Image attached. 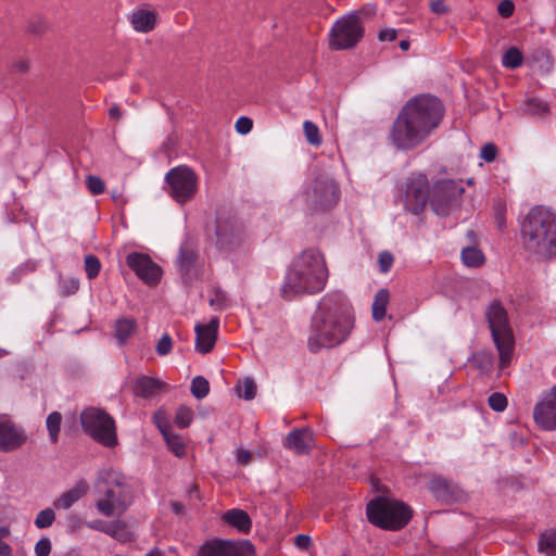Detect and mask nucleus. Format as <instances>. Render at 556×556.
Masks as SVG:
<instances>
[{
  "instance_id": "nucleus-1",
  "label": "nucleus",
  "mask_w": 556,
  "mask_h": 556,
  "mask_svg": "<svg viewBox=\"0 0 556 556\" xmlns=\"http://www.w3.org/2000/svg\"><path fill=\"white\" fill-rule=\"evenodd\" d=\"M354 325V308L348 296L341 291L327 292L319 299L311 318V352L340 345L350 337Z\"/></svg>"
},
{
  "instance_id": "nucleus-2",
  "label": "nucleus",
  "mask_w": 556,
  "mask_h": 556,
  "mask_svg": "<svg viewBox=\"0 0 556 556\" xmlns=\"http://www.w3.org/2000/svg\"><path fill=\"white\" fill-rule=\"evenodd\" d=\"M442 117L443 106L438 98L420 96L409 100L392 124V144L400 150L418 147L439 126Z\"/></svg>"
},
{
  "instance_id": "nucleus-3",
  "label": "nucleus",
  "mask_w": 556,
  "mask_h": 556,
  "mask_svg": "<svg viewBox=\"0 0 556 556\" xmlns=\"http://www.w3.org/2000/svg\"><path fill=\"white\" fill-rule=\"evenodd\" d=\"M329 269L324 253L308 248L296 255L289 265L281 288V295L291 300L298 295L321 292L328 281Z\"/></svg>"
},
{
  "instance_id": "nucleus-4",
  "label": "nucleus",
  "mask_w": 556,
  "mask_h": 556,
  "mask_svg": "<svg viewBox=\"0 0 556 556\" xmlns=\"http://www.w3.org/2000/svg\"><path fill=\"white\" fill-rule=\"evenodd\" d=\"M525 249L541 258L556 255V214L545 207L532 208L521 225Z\"/></svg>"
},
{
  "instance_id": "nucleus-5",
  "label": "nucleus",
  "mask_w": 556,
  "mask_h": 556,
  "mask_svg": "<svg viewBox=\"0 0 556 556\" xmlns=\"http://www.w3.org/2000/svg\"><path fill=\"white\" fill-rule=\"evenodd\" d=\"M96 488L94 507L98 514L113 520H121L119 518L130 505L127 486L119 479L114 478L99 480Z\"/></svg>"
},
{
  "instance_id": "nucleus-6",
  "label": "nucleus",
  "mask_w": 556,
  "mask_h": 556,
  "mask_svg": "<svg viewBox=\"0 0 556 556\" xmlns=\"http://www.w3.org/2000/svg\"><path fill=\"white\" fill-rule=\"evenodd\" d=\"M486 318L498 351L500 368L504 369L511 362L515 345L507 313L500 302L494 301L486 309Z\"/></svg>"
},
{
  "instance_id": "nucleus-7",
  "label": "nucleus",
  "mask_w": 556,
  "mask_h": 556,
  "mask_svg": "<svg viewBox=\"0 0 556 556\" xmlns=\"http://www.w3.org/2000/svg\"><path fill=\"white\" fill-rule=\"evenodd\" d=\"M412 511L402 502L378 497L367 505L368 520L382 529L399 530L410 519Z\"/></svg>"
},
{
  "instance_id": "nucleus-8",
  "label": "nucleus",
  "mask_w": 556,
  "mask_h": 556,
  "mask_svg": "<svg viewBox=\"0 0 556 556\" xmlns=\"http://www.w3.org/2000/svg\"><path fill=\"white\" fill-rule=\"evenodd\" d=\"M80 424L86 434L105 447H114L118 443L116 426L106 412L88 407L80 414Z\"/></svg>"
},
{
  "instance_id": "nucleus-9",
  "label": "nucleus",
  "mask_w": 556,
  "mask_h": 556,
  "mask_svg": "<svg viewBox=\"0 0 556 556\" xmlns=\"http://www.w3.org/2000/svg\"><path fill=\"white\" fill-rule=\"evenodd\" d=\"M166 191L179 204H184L198 192L199 177L197 173L186 165L169 169L165 175Z\"/></svg>"
},
{
  "instance_id": "nucleus-10",
  "label": "nucleus",
  "mask_w": 556,
  "mask_h": 556,
  "mask_svg": "<svg viewBox=\"0 0 556 556\" xmlns=\"http://www.w3.org/2000/svg\"><path fill=\"white\" fill-rule=\"evenodd\" d=\"M364 28L357 14H349L338 20L330 31L329 45L332 49L353 48L363 37Z\"/></svg>"
},
{
  "instance_id": "nucleus-11",
  "label": "nucleus",
  "mask_w": 556,
  "mask_h": 556,
  "mask_svg": "<svg viewBox=\"0 0 556 556\" xmlns=\"http://www.w3.org/2000/svg\"><path fill=\"white\" fill-rule=\"evenodd\" d=\"M302 201L312 210H327L338 201V189L329 177L317 178L305 186Z\"/></svg>"
},
{
  "instance_id": "nucleus-12",
  "label": "nucleus",
  "mask_w": 556,
  "mask_h": 556,
  "mask_svg": "<svg viewBox=\"0 0 556 556\" xmlns=\"http://www.w3.org/2000/svg\"><path fill=\"white\" fill-rule=\"evenodd\" d=\"M215 236L216 245L225 252L236 251L245 239L242 224L230 215H219L217 217Z\"/></svg>"
},
{
  "instance_id": "nucleus-13",
  "label": "nucleus",
  "mask_w": 556,
  "mask_h": 556,
  "mask_svg": "<svg viewBox=\"0 0 556 556\" xmlns=\"http://www.w3.org/2000/svg\"><path fill=\"white\" fill-rule=\"evenodd\" d=\"M463 188H460L453 180H441L438 181L430 193V204L440 216L448 214L450 208L454 205L457 199L460 197Z\"/></svg>"
},
{
  "instance_id": "nucleus-14",
  "label": "nucleus",
  "mask_w": 556,
  "mask_h": 556,
  "mask_svg": "<svg viewBox=\"0 0 556 556\" xmlns=\"http://www.w3.org/2000/svg\"><path fill=\"white\" fill-rule=\"evenodd\" d=\"M536 425L544 430H556V384L543 391L533 409Z\"/></svg>"
},
{
  "instance_id": "nucleus-15",
  "label": "nucleus",
  "mask_w": 556,
  "mask_h": 556,
  "mask_svg": "<svg viewBox=\"0 0 556 556\" xmlns=\"http://www.w3.org/2000/svg\"><path fill=\"white\" fill-rule=\"evenodd\" d=\"M27 435L24 429L15 425L7 415H0V451L13 452L25 444Z\"/></svg>"
},
{
  "instance_id": "nucleus-16",
  "label": "nucleus",
  "mask_w": 556,
  "mask_h": 556,
  "mask_svg": "<svg viewBox=\"0 0 556 556\" xmlns=\"http://www.w3.org/2000/svg\"><path fill=\"white\" fill-rule=\"evenodd\" d=\"M127 265L148 285H155L161 278V268L142 253H130L126 258Z\"/></svg>"
},
{
  "instance_id": "nucleus-17",
  "label": "nucleus",
  "mask_w": 556,
  "mask_h": 556,
  "mask_svg": "<svg viewBox=\"0 0 556 556\" xmlns=\"http://www.w3.org/2000/svg\"><path fill=\"white\" fill-rule=\"evenodd\" d=\"M250 549L251 545L249 543L213 540L200 547L198 556H245Z\"/></svg>"
},
{
  "instance_id": "nucleus-18",
  "label": "nucleus",
  "mask_w": 556,
  "mask_h": 556,
  "mask_svg": "<svg viewBox=\"0 0 556 556\" xmlns=\"http://www.w3.org/2000/svg\"><path fill=\"white\" fill-rule=\"evenodd\" d=\"M429 490L438 501L445 504L456 503L466 497L456 483L443 477H433L429 482Z\"/></svg>"
},
{
  "instance_id": "nucleus-19",
  "label": "nucleus",
  "mask_w": 556,
  "mask_h": 556,
  "mask_svg": "<svg viewBox=\"0 0 556 556\" xmlns=\"http://www.w3.org/2000/svg\"><path fill=\"white\" fill-rule=\"evenodd\" d=\"M428 200L430 201V195L428 194V187L424 179H418L407 185L405 207L409 212L415 215L420 214Z\"/></svg>"
},
{
  "instance_id": "nucleus-20",
  "label": "nucleus",
  "mask_w": 556,
  "mask_h": 556,
  "mask_svg": "<svg viewBox=\"0 0 556 556\" xmlns=\"http://www.w3.org/2000/svg\"><path fill=\"white\" fill-rule=\"evenodd\" d=\"M218 327L219 319L217 317H213L207 324L195 325V349L198 352L207 353L212 350L217 339Z\"/></svg>"
},
{
  "instance_id": "nucleus-21",
  "label": "nucleus",
  "mask_w": 556,
  "mask_h": 556,
  "mask_svg": "<svg viewBox=\"0 0 556 556\" xmlns=\"http://www.w3.org/2000/svg\"><path fill=\"white\" fill-rule=\"evenodd\" d=\"M314 445V433L308 428L294 429L285 439V447L295 454H306Z\"/></svg>"
},
{
  "instance_id": "nucleus-22",
  "label": "nucleus",
  "mask_w": 556,
  "mask_h": 556,
  "mask_svg": "<svg viewBox=\"0 0 556 556\" xmlns=\"http://www.w3.org/2000/svg\"><path fill=\"white\" fill-rule=\"evenodd\" d=\"M86 526L91 530L104 532L119 541H126L128 539V534L125 531V523L122 520H113L108 523L103 520L94 519L86 522Z\"/></svg>"
},
{
  "instance_id": "nucleus-23",
  "label": "nucleus",
  "mask_w": 556,
  "mask_h": 556,
  "mask_svg": "<svg viewBox=\"0 0 556 556\" xmlns=\"http://www.w3.org/2000/svg\"><path fill=\"white\" fill-rule=\"evenodd\" d=\"M88 491V483L86 481H79L74 488L63 493L54 502V507L58 509H68L76 502H78Z\"/></svg>"
},
{
  "instance_id": "nucleus-24",
  "label": "nucleus",
  "mask_w": 556,
  "mask_h": 556,
  "mask_svg": "<svg viewBox=\"0 0 556 556\" xmlns=\"http://www.w3.org/2000/svg\"><path fill=\"white\" fill-rule=\"evenodd\" d=\"M156 23L154 12L148 10H137L131 14V25L137 31L149 33Z\"/></svg>"
},
{
  "instance_id": "nucleus-25",
  "label": "nucleus",
  "mask_w": 556,
  "mask_h": 556,
  "mask_svg": "<svg viewBox=\"0 0 556 556\" xmlns=\"http://www.w3.org/2000/svg\"><path fill=\"white\" fill-rule=\"evenodd\" d=\"M223 519L243 533L249 532L252 526L251 518L242 509H230L224 514Z\"/></svg>"
},
{
  "instance_id": "nucleus-26",
  "label": "nucleus",
  "mask_w": 556,
  "mask_h": 556,
  "mask_svg": "<svg viewBox=\"0 0 556 556\" xmlns=\"http://www.w3.org/2000/svg\"><path fill=\"white\" fill-rule=\"evenodd\" d=\"M208 303L215 311H224L232 305L231 298L219 286H214L210 290Z\"/></svg>"
},
{
  "instance_id": "nucleus-27",
  "label": "nucleus",
  "mask_w": 556,
  "mask_h": 556,
  "mask_svg": "<svg viewBox=\"0 0 556 556\" xmlns=\"http://www.w3.org/2000/svg\"><path fill=\"white\" fill-rule=\"evenodd\" d=\"M163 383L147 376L140 377L135 384V392L140 396H150L161 390Z\"/></svg>"
},
{
  "instance_id": "nucleus-28",
  "label": "nucleus",
  "mask_w": 556,
  "mask_h": 556,
  "mask_svg": "<svg viewBox=\"0 0 556 556\" xmlns=\"http://www.w3.org/2000/svg\"><path fill=\"white\" fill-rule=\"evenodd\" d=\"M390 293L387 289H380L372 303V318L376 321H380L384 318L387 313V305L389 303Z\"/></svg>"
},
{
  "instance_id": "nucleus-29",
  "label": "nucleus",
  "mask_w": 556,
  "mask_h": 556,
  "mask_svg": "<svg viewBox=\"0 0 556 556\" xmlns=\"http://www.w3.org/2000/svg\"><path fill=\"white\" fill-rule=\"evenodd\" d=\"M136 330V321L129 318H121L115 323V338L119 344H124Z\"/></svg>"
},
{
  "instance_id": "nucleus-30",
  "label": "nucleus",
  "mask_w": 556,
  "mask_h": 556,
  "mask_svg": "<svg viewBox=\"0 0 556 556\" xmlns=\"http://www.w3.org/2000/svg\"><path fill=\"white\" fill-rule=\"evenodd\" d=\"M168 450L177 457H184L187 453V447L184 438L173 431L166 432L163 435Z\"/></svg>"
},
{
  "instance_id": "nucleus-31",
  "label": "nucleus",
  "mask_w": 556,
  "mask_h": 556,
  "mask_svg": "<svg viewBox=\"0 0 556 556\" xmlns=\"http://www.w3.org/2000/svg\"><path fill=\"white\" fill-rule=\"evenodd\" d=\"M539 552L545 556H556V531L549 530L541 534Z\"/></svg>"
},
{
  "instance_id": "nucleus-32",
  "label": "nucleus",
  "mask_w": 556,
  "mask_h": 556,
  "mask_svg": "<svg viewBox=\"0 0 556 556\" xmlns=\"http://www.w3.org/2000/svg\"><path fill=\"white\" fill-rule=\"evenodd\" d=\"M462 261L468 267H478L484 263V255L479 249L468 247L462 251Z\"/></svg>"
},
{
  "instance_id": "nucleus-33",
  "label": "nucleus",
  "mask_w": 556,
  "mask_h": 556,
  "mask_svg": "<svg viewBox=\"0 0 556 556\" xmlns=\"http://www.w3.org/2000/svg\"><path fill=\"white\" fill-rule=\"evenodd\" d=\"M193 263L194 254L190 251L180 250L178 266L182 277L186 280L191 279Z\"/></svg>"
},
{
  "instance_id": "nucleus-34",
  "label": "nucleus",
  "mask_w": 556,
  "mask_h": 556,
  "mask_svg": "<svg viewBox=\"0 0 556 556\" xmlns=\"http://www.w3.org/2000/svg\"><path fill=\"white\" fill-rule=\"evenodd\" d=\"M522 53L516 48H509L503 55L502 64L507 68H517L522 64Z\"/></svg>"
},
{
  "instance_id": "nucleus-35",
  "label": "nucleus",
  "mask_w": 556,
  "mask_h": 556,
  "mask_svg": "<svg viewBox=\"0 0 556 556\" xmlns=\"http://www.w3.org/2000/svg\"><path fill=\"white\" fill-rule=\"evenodd\" d=\"M61 421H62V416L59 412H52L47 417V420H46L47 429L49 431L50 440L53 443H55L58 441Z\"/></svg>"
},
{
  "instance_id": "nucleus-36",
  "label": "nucleus",
  "mask_w": 556,
  "mask_h": 556,
  "mask_svg": "<svg viewBox=\"0 0 556 556\" xmlns=\"http://www.w3.org/2000/svg\"><path fill=\"white\" fill-rule=\"evenodd\" d=\"M210 392V384L208 381L202 377L197 376L192 379L191 382V393L192 395L198 399H204Z\"/></svg>"
},
{
  "instance_id": "nucleus-37",
  "label": "nucleus",
  "mask_w": 556,
  "mask_h": 556,
  "mask_svg": "<svg viewBox=\"0 0 556 556\" xmlns=\"http://www.w3.org/2000/svg\"><path fill=\"white\" fill-rule=\"evenodd\" d=\"M303 130L307 142L312 146L318 147L321 143V136L316 124L311 121L303 123Z\"/></svg>"
},
{
  "instance_id": "nucleus-38",
  "label": "nucleus",
  "mask_w": 556,
  "mask_h": 556,
  "mask_svg": "<svg viewBox=\"0 0 556 556\" xmlns=\"http://www.w3.org/2000/svg\"><path fill=\"white\" fill-rule=\"evenodd\" d=\"M193 420V412L187 406H179L175 414V424L177 427L184 429L190 426Z\"/></svg>"
},
{
  "instance_id": "nucleus-39",
  "label": "nucleus",
  "mask_w": 556,
  "mask_h": 556,
  "mask_svg": "<svg viewBox=\"0 0 556 556\" xmlns=\"http://www.w3.org/2000/svg\"><path fill=\"white\" fill-rule=\"evenodd\" d=\"M238 394L244 400H253L256 395V384L253 379H243L238 386Z\"/></svg>"
},
{
  "instance_id": "nucleus-40",
  "label": "nucleus",
  "mask_w": 556,
  "mask_h": 556,
  "mask_svg": "<svg viewBox=\"0 0 556 556\" xmlns=\"http://www.w3.org/2000/svg\"><path fill=\"white\" fill-rule=\"evenodd\" d=\"M54 519V510L52 508H46L37 514L34 523L38 529H45L50 527Z\"/></svg>"
},
{
  "instance_id": "nucleus-41",
  "label": "nucleus",
  "mask_w": 556,
  "mask_h": 556,
  "mask_svg": "<svg viewBox=\"0 0 556 556\" xmlns=\"http://www.w3.org/2000/svg\"><path fill=\"white\" fill-rule=\"evenodd\" d=\"M547 104L540 99L530 98L525 102V112L532 115H541L547 111Z\"/></svg>"
},
{
  "instance_id": "nucleus-42",
  "label": "nucleus",
  "mask_w": 556,
  "mask_h": 556,
  "mask_svg": "<svg viewBox=\"0 0 556 556\" xmlns=\"http://www.w3.org/2000/svg\"><path fill=\"white\" fill-rule=\"evenodd\" d=\"M85 269L89 279L96 278L101 269V263L94 255H87L85 257Z\"/></svg>"
},
{
  "instance_id": "nucleus-43",
  "label": "nucleus",
  "mask_w": 556,
  "mask_h": 556,
  "mask_svg": "<svg viewBox=\"0 0 556 556\" xmlns=\"http://www.w3.org/2000/svg\"><path fill=\"white\" fill-rule=\"evenodd\" d=\"M489 406L495 412H503L507 407V399L500 392L492 393L488 399Z\"/></svg>"
},
{
  "instance_id": "nucleus-44",
  "label": "nucleus",
  "mask_w": 556,
  "mask_h": 556,
  "mask_svg": "<svg viewBox=\"0 0 556 556\" xmlns=\"http://www.w3.org/2000/svg\"><path fill=\"white\" fill-rule=\"evenodd\" d=\"M86 185H87L88 190L92 194H101L104 192V189H105L104 181L100 177L93 176V175L87 176Z\"/></svg>"
},
{
  "instance_id": "nucleus-45",
  "label": "nucleus",
  "mask_w": 556,
  "mask_h": 556,
  "mask_svg": "<svg viewBox=\"0 0 556 556\" xmlns=\"http://www.w3.org/2000/svg\"><path fill=\"white\" fill-rule=\"evenodd\" d=\"M153 420L157 427V429L161 431L162 435H165L166 432H170V425L168 422L167 415L164 410L159 409L154 416Z\"/></svg>"
},
{
  "instance_id": "nucleus-46",
  "label": "nucleus",
  "mask_w": 556,
  "mask_h": 556,
  "mask_svg": "<svg viewBox=\"0 0 556 556\" xmlns=\"http://www.w3.org/2000/svg\"><path fill=\"white\" fill-rule=\"evenodd\" d=\"M173 348V340L169 334L164 333L159 342L156 343L155 350L156 353L161 356H165L170 353Z\"/></svg>"
},
{
  "instance_id": "nucleus-47",
  "label": "nucleus",
  "mask_w": 556,
  "mask_h": 556,
  "mask_svg": "<svg viewBox=\"0 0 556 556\" xmlns=\"http://www.w3.org/2000/svg\"><path fill=\"white\" fill-rule=\"evenodd\" d=\"M10 535L8 527H0V556H12V547L3 541Z\"/></svg>"
},
{
  "instance_id": "nucleus-48",
  "label": "nucleus",
  "mask_w": 556,
  "mask_h": 556,
  "mask_svg": "<svg viewBox=\"0 0 556 556\" xmlns=\"http://www.w3.org/2000/svg\"><path fill=\"white\" fill-rule=\"evenodd\" d=\"M51 552V541L49 538H41L35 545L36 556H49Z\"/></svg>"
},
{
  "instance_id": "nucleus-49",
  "label": "nucleus",
  "mask_w": 556,
  "mask_h": 556,
  "mask_svg": "<svg viewBox=\"0 0 556 556\" xmlns=\"http://www.w3.org/2000/svg\"><path fill=\"white\" fill-rule=\"evenodd\" d=\"M61 289L64 295L74 294L79 289V281L75 278L65 279L61 282Z\"/></svg>"
},
{
  "instance_id": "nucleus-50",
  "label": "nucleus",
  "mask_w": 556,
  "mask_h": 556,
  "mask_svg": "<svg viewBox=\"0 0 556 556\" xmlns=\"http://www.w3.org/2000/svg\"><path fill=\"white\" fill-rule=\"evenodd\" d=\"M236 130L241 135H247L251 131L253 123L249 117L241 116L236 122Z\"/></svg>"
},
{
  "instance_id": "nucleus-51",
  "label": "nucleus",
  "mask_w": 556,
  "mask_h": 556,
  "mask_svg": "<svg viewBox=\"0 0 556 556\" xmlns=\"http://www.w3.org/2000/svg\"><path fill=\"white\" fill-rule=\"evenodd\" d=\"M497 154V149L493 143H486L482 147L480 156L486 162H492L495 160Z\"/></svg>"
},
{
  "instance_id": "nucleus-52",
  "label": "nucleus",
  "mask_w": 556,
  "mask_h": 556,
  "mask_svg": "<svg viewBox=\"0 0 556 556\" xmlns=\"http://www.w3.org/2000/svg\"><path fill=\"white\" fill-rule=\"evenodd\" d=\"M393 256L391 253L382 252L379 254V267L382 273H387L390 270L393 264Z\"/></svg>"
},
{
  "instance_id": "nucleus-53",
  "label": "nucleus",
  "mask_w": 556,
  "mask_h": 556,
  "mask_svg": "<svg viewBox=\"0 0 556 556\" xmlns=\"http://www.w3.org/2000/svg\"><path fill=\"white\" fill-rule=\"evenodd\" d=\"M498 13L503 17H509L513 15L515 5L510 0H503L498 4Z\"/></svg>"
},
{
  "instance_id": "nucleus-54",
  "label": "nucleus",
  "mask_w": 556,
  "mask_h": 556,
  "mask_svg": "<svg viewBox=\"0 0 556 556\" xmlns=\"http://www.w3.org/2000/svg\"><path fill=\"white\" fill-rule=\"evenodd\" d=\"M396 30L394 28H386L380 30L378 38L381 41H393L396 38Z\"/></svg>"
},
{
  "instance_id": "nucleus-55",
  "label": "nucleus",
  "mask_w": 556,
  "mask_h": 556,
  "mask_svg": "<svg viewBox=\"0 0 556 556\" xmlns=\"http://www.w3.org/2000/svg\"><path fill=\"white\" fill-rule=\"evenodd\" d=\"M295 545L301 549H306L311 544V538L305 534H299L294 539Z\"/></svg>"
},
{
  "instance_id": "nucleus-56",
  "label": "nucleus",
  "mask_w": 556,
  "mask_h": 556,
  "mask_svg": "<svg viewBox=\"0 0 556 556\" xmlns=\"http://www.w3.org/2000/svg\"><path fill=\"white\" fill-rule=\"evenodd\" d=\"M251 458H252V454L250 451L243 450V448L237 451V460L240 464L247 465L250 463Z\"/></svg>"
},
{
  "instance_id": "nucleus-57",
  "label": "nucleus",
  "mask_w": 556,
  "mask_h": 556,
  "mask_svg": "<svg viewBox=\"0 0 556 556\" xmlns=\"http://www.w3.org/2000/svg\"><path fill=\"white\" fill-rule=\"evenodd\" d=\"M431 10L435 14H444L448 11L443 0H435L431 3Z\"/></svg>"
},
{
  "instance_id": "nucleus-58",
  "label": "nucleus",
  "mask_w": 556,
  "mask_h": 556,
  "mask_svg": "<svg viewBox=\"0 0 556 556\" xmlns=\"http://www.w3.org/2000/svg\"><path fill=\"white\" fill-rule=\"evenodd\" d=\"M375 12H376V8L374 5H366L356 14L359 16L361 21L363 22L364 21L363 17H369L372 14H375Z\"/></svg>"
},
{
  "instance_id": "nucleus-59",
  "label": "nucleus",
  "mask_w": 556,
  "mask_h": 556,
  "mask_svg": "<svg viewBox=\"0 0 556 556\" xmlns=\"http://www.w3.org/2000/svg\"><path fill=\"white\" fill-rule=\"evenodd\" d=\"M109 115L111 118L119 119L122 114L118 106H112L109 111Z\"/></svg>"
},
{
  "instance_id": "nucleus-60",
  "label": "nucleus",
  "mask_w": 556,
  "mask_h": 556,
  "mask_svg": "<svg viewBox=\"0 0 556 556\" xmlns=\"http://www.w3.org/2000/svg\"><path fill=\"white\" fill-rule=\"evenodd\" d=\"M400 48H401L403 51L408 50V48H409V42H408L407 40H402V41L400 42Z\"/></svg>"
},
{
  "instance_id": "nucleus-61",
  "label": "nucleus",
  "mask_w": 556,
  "mask_h": 556,
  "mask_svg": "<svg viewBox=\"0 0 556 556\" xmlns=\"http://www.w3.org/2000/svg\"><path fill=\"white\" fill-rule=\"evenodd\" d=\"M496 220H497L498 226L502 227L504 224V219L500 213L496 214Z\"/></svg>"
},
{
  "instance_id": "nucleus-62",
  "label": "nucleus",
  "mask_w": 556,
  "mask_h": 556,
  "mask_svg": "<svg viewBox=\"0 0 556 556\" xmlns=\"http://www.w3.org/2000/svg\"><path fill=\"white\" fill-rule=\"evenodd\" d=\"M146 556H162L160 551H151Z\"/></svg>"
},
{
  "instance_id": "nucleus-63",
  "label": "nucleus",
  "mask_w": 556,
  "mask_h": 556,
  "mask_svg": "<svg viewBox=\"0 0 556 556\" xmlns=\"http://www.w3.org/2000/svg\"><path fill=\"white\" fill-rule=\"evenodd\" d=\"M26 68H27V64H25V63H21V65H20V70H21V71H25Z\"/></svg>"
},
{
  "instance_id": "nucleus-64",
  "label": "nucleus",
  "mask_w": 556,
  "mask_h": 556,
  "mask_svg": "<svg viewBox=\"0 0 556 556\" xmlns=\"http://www.w3.org/2000/svg\"><path fill=\"white\" fill-rule=\"evenodd\" d=\"M174 509H175V511H177V513H178V511H179V509H180L179 504H177V503H176V504H174Z\"/></svg>"
}]
</instances>
